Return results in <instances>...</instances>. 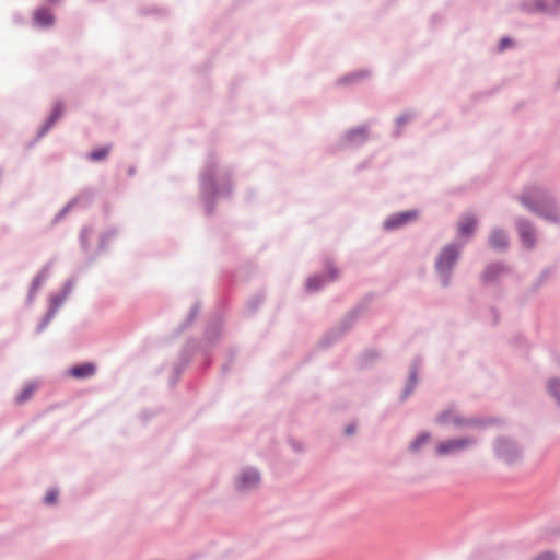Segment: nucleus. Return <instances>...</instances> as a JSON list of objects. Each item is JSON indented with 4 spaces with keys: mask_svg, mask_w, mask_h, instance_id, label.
Here are the masks:
<instances>
[{
    "mask_svg": "<svg viewBox=\"0 0 560 560\" xmlns=\"http://www.w3.org/2000/svg\"><path fill=\"white\" fill-rule=\"evenodd\" d=\"M474 443L471 439H455L442 442L438 445L436 452L441 456L463 451Z\"/></svg>",
    "mask_w": 560,
    "mask_h": 560,
    "instance_id": "obj_1",
    "label": "nucleus"
},
{
    "mask_svg": "<svg viewBox=\"0 0 560 560\" xmlns=\"http://www.w3.org/2000/svg\"><path fill=\"white\" fill-rule=\"evenodd\" d=\"M418 212L416 210H408L389 217L384 222V228L387 230H394L404 226L408 222L416 220Z\"/></svg>",
    "mask_w": 560,
    "mask_h": 560,
    "instance_id": "obj_2",
    "label": "nucleus"
},
{
    "mask_svg": "<svg viewBox=\"0 0 560 560\" xmlns=\"http://www.w3.org/2000/svg\"><path fill=\"white\" fill-rule=\"evenodd\" d=\"M458 257V250L455 247H445L436 261L438 270L443 273L450 270Z\"/></svg>",
    "mask_w": 560,
    "mask_h": 560,
    "instance_id": "obj_3",
    "label": "nucleus"
},
{
    "mask_svg": "<svg viewBox=\"0 0 560 560\" xmlns=\"http://www.w3.org/2000/svg\"><path fill=\"white\" fill-rule=\"evenodd\" d=\"M260 480V476L256 470H245L238 478L237 487L241 490H247L255 487Z\"/></svg>",
    "mask_w": 560,
    "mask_h": 560,
    "instance_id": "obj_4",
    "label": "nucleus"
},
{
    "mask_svg": "<svg viewBox=\"0 0 560 560\" xmlns=\"http://www.w3.org/2000/svg\"><path fill=\"white\" fill-rule=\"evenodd\" d=\"M96 372L94 363L88 362L80 365H75L69 370V375L74 378H89Z\"/></svg>",
    "mask_w": 560,
    "mask_h": 560,
    "instance_id": "obj_5",
    "label": "nucleus"
},
{
    "mask_svg": "<svg viewBox=\"0 0 560 560\" xmlns=\"http://www.w3.org/2000/svg\"><path fill=\"white\" fill-rule=\"evenodd\" d=\"M556 7H560V0H556L555 7L546 5L542 0H534L532 3H527L525 9L528 12H550L556 9Z\"/></svg>",
    "mask_w": 560,
    "mask_h": 560,
    "instance_id": "obj_6",
    "label": "nucleus"
},
{
    "mask_svg": "<svg viewBox=\"0 0 560 560\" xmlns=\"http://www.w3.org/2000/svg\"><path fill=\"white\" fill-rule=\"evenodd\" d=\"M34 19L42 26H49L54 23V16L47 9H38L35 12Z\"/></svg>",
    "mask_w": 560,
    "mask_h": 560,
    "instance_id": "obj_7",
    "label": "nucleus"
},
{
    "mask_svg": "<svg viewBox=\"0 0 560 560\" xmlns=\"http://www.w3.org/2000/svg\"><path fill=\"white\" fill-rule=\"evenodd\" d=\"M475 225H476V220L475 218L470 217V215H466L464 217L460 222H459V234L460 235H467L469 236L471 234V232L474 231L475 229Z\"/></svg>",
    "mask_w": 560,
    "mask_h": 560,
    "instance_id": "obj_8",
    "label": "nucleus"
},
{
    "mask_svg": "<svg viewBox=\"0 0 560 560\" xmlns=\"http://www.w3.org/2000/svg\"><path fill=\"white\" fill-rule=\"evenodd\" d=\"M518 230L524 245L532 247L534 244V233L532 228L528 224L521 223Z\"/></svg>",
    "mask_w": 560,
    "mask_h": 560,
    "instance_id": "obj_9",
    "label": "nucleus"
},
{
    "mask_svg": "<svg viewBox=\"0 0 560 560\" xmlns=\"http://www.w3.org/2000/svg\"><path fill=\"white\" fill-rule=\"evenodd\" d=\"M490 244L493 248H504L508 245L506 235L502 231H494L490 237Z\"/></svg>",
    "mask_w": 560,
    "mask_h": 560,
    "instance_id": "obj_10",
    "label": "nucleus"
},
{
    "mask_svg": "<svg viewBox=\"0 0 560 560\" xmlns=\"http://www.w3.org/2000/svg\"><path fill=\"white\" fill-rule=\"evenodd\" d=\"M36 388H37V386L34 383L26 384L22 388L20 394L16 396V398H15L16 402L22 404V402L26 401L27 399H30L33 396V394L35 393Z\"/></svg>",
    "mask_w": 560,
    "mask_h": 560,
    "instance_id": "obj_11",
    "label": "nucleus"
},
{
    "mask_svg": "<svg viewBox=\"0 0 560 560\" xmlns=\"http://www.w3.org/2000/svg\"><path fill=\"white\" fill-rule=\"evenodd\" d=\"M522 202L527 206L529 209L537 211L540 215L546 217L549 220H557L558 215L556 213H545L540 207L537 205V201H530L527 196L522 198Z\"/></svg>",
    "mask_w": 560,
    "mask_h": 560,
    "instance_id": "obj_12",
    "label": "nucleus"
},
{
    "mask_svg": "<svg viewBox=\"0 0 560 560\" xmlns=\"http://www.w3.org/2000/svg\"><path fill=\"white\" fill-rule=\"evenodd\" d=\"M548 389H549L550 394L560 404V381H558V380L550 381L548 384Z\"/></svg>",
    "mask_w": 560,
    "mask_h": 560,
    "instance_id": "obj_13",
    "label": "nucleus"
},
{
    "mask_svg": "<svg viewBox=\"0 0 560 560\" xmlns=\"http://www.w3.org/2000/svg\"><path fill=\"white\" fill-rule=\"evenodd\" d=\"M109 152L108 148H102L100 150H94L90 153V159L93 161H101L107 156Z\"/></svg>",
    "mask_w": 560,
    "mask_h": 560,
    "instance_id": "obj_14",
    "label": "nucleus"
},
{
    "mask_svg": "<svg viewBox=\"0 0 560 560\" xmlns=\"http://www.w3.org/2000/svg\"><path fill=\"white\" fill-rule=\"evenodd\" d=\"M325 281L323 280L322 277H314V278H311L308 281H307V289L310 291H314V290H317L318 288H320V285L324 283Z\"/></svg>",
    "mask_w": 560,
    "mask_h": 560,
    "instance_id": "obj_15",
    "label": "nucleus"
},
{
    "mask_svg": "<svg viewBox=\"0 0 560 560\" xmlns=\"http://www.w3.org/2000/svg\"><path fill=\"white\" fill-rule=\"evenodd\" d=\"M429 435L428 434H421L419 435L412 443L411 447L413 450H418L422 444H425L429 442Z\"/></svg>",
    "mask_w": 560,
    "mask_h": 560,
    "instance_id": "obj_16",
    "label": "nucleus"
},
{
    "mask_svg": "<svg viewBox=\"0 0 560 560\" xmlns=\"http://www.w3.org/2000/svg\"><path fill=\"white\" fill-rule=\"evenodd\" d=\"M58 492L56 490H49L45 497V502L48 504L57 501Z\"/></svg>",
    "mask_w": 560,
    "mask_h": 560,
    "instance_id": "obj_17",
    "label": "nucleus"
},
{
    "mask_svg": "<svg viewBox=\"0 0 560 560\" xmlns=\"http://www.w3.org/2000/svg\"><path fill=\"white\" fill-rule=\"evenodd\" d=\"M534 560H556L555 556L551 553H544L535 558Z\"/></svg>",
    "mask_w": 560,
    "mask_h": 560,
    "instance_id": "obj_18",
    "label": "nucleus"
},
{
    "mask_svg": "<svg viewBox=\"0 0 560 560\" xmlns=\"http://www.w3.org/2000/svg\"><path fill=\"white\" fill-rule=\"evenodd\" d=\"M510 45V40L509 39H503L501 42V49H504L505 47H508Z\"/></svg>",
    "mask_w": 560,
    "mask_h": 560,
    "instance_id": "obj_19",
    "label": "nucleus"
},
{
    "mask_svg": "<svg viewBox=\"0 0 560 560\" xmlns=\"http://www.w3.org/2000/svg\"><path fill=\"white\" fill-rule=\"evenodd\" d=\"M354 432V428L352 425H349L346 428V433L347 434H352Z\"/></svg>",
    "mask_w": 560,
    "mask_h": 560,
    "instance_id": "obj_20",
    "label": "nucleus"
},
{
    "mask_svg": "<svg viewBox=\"0 0 560 560\" xmlns=\"http://www.w3.org/2000/svg\"><path fill=\"white\" fill-rule=\"evenodd\" d=\"M441 421H442V422H447L446 415H443V416H442Z\"/></svg>",
    "mask_w": 560,
    "mask_h": 560,
    "instance_id": "obj_21",
    "label": "nucleus"
},
{
    "mask_svg": "<svg viewBox=\"0 0 560 560\" xmlns=\"http://www.w3.org/2000/svg\"><path fill=\"white\" fill-rule=\"evenodd\" d=\"M535 199L540 200V195L538 192H535Z\"/></svg>",
    "mask_w": 560,
    "mask_h": 560,
    "instance_id": "obj_22",
    "label": "nucleus"
},
{
    "mask_svg": "<svg viewBox=\"0 0 560 560\" xmlns=\"http://www.w3.org/2000/svg\"><path fill=\"white\" fill-rule=\"evenodd\" d=\"M49 2H58L59 0H48Z\"/></svg>",
    "mask_w": 560,
    "mask_h": 560,
    "instance_id": "obj_23",
    "label": "nucleus"
}]
</instances>
